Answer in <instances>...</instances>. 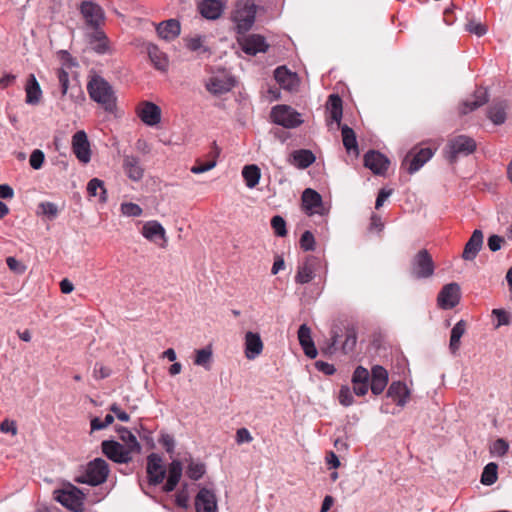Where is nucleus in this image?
<instances>
[{
    "label": "nucleus",
    "mask_w": 512,
    "mask_h": 512,
    "mask_svg": "<svg viewBox=\"0 0 512 512\" xmlns=\"http://www.w3.org/2000/svg\"><path fill=\"white\" fill-rule=\"evenodd\" d=\"M58 56H59V59H60L61 64H62L61 68L66 70V69L74 67L76 65V63L73 61V59L70 56V54L68 52H66V51H60L58 53Z\"/></svg>",
    "instance_id": "obj_62"
},
{
    "label": "nucleus",
    "mask_w": 512,
    "mask_h": 512,
    "mask_svg": "<svg viewBox=\"0 0 512 512\" xmlns=\"http://www.w3.org/2000/svg\"><path fill=\"white\" fill-rule=\"evenodd\" d=\"M300 246L305 251L314 250L315 239L310 231H305L300 239Z\"/></svg>",
    "instance_id": "obj_55"
},
{
    "label": "nucleus",
    "mask_w": 512,
    "mask_h": 512,
    "mask_svg": "<svg viewBox=\"0 0 512 512\" xmlns=\"http://www.w3.org/2000/svg\"><path fill=\"white\" fill-rule=\"evenodd\" d=\"M492 315L497 318V322L494 324V327L498 329L501 326H506L511 323V315L504 309H493Z\"/></svg>",
    "instance_id": "obj_47"
},
{
    "label": "nucleus",
    "mask_w": 512,
    "mask_h": 512,
    "mask_svg": "<svg viewBox=\"0 0 512 512\" xmlns=\"http://www.w3.org/2000/svg\"><path fill=\"white\" fill-rule=\"evenodd\" d=\"M342 138H343V145L346 148L348 152L355 151L356 154H358V145L357 140L354 131L348 127L343 126L342 127Z\"/></svg>",
    "instance_id": "obj_42"
},
{
    "label": "nucleus",
    "mask_w": 512,
    "mask_h": 512,
    "mask_svg": "<svg viewBox=\"0 0 512 512\" xmlns=\"http://www.w3.org/2000/svg\"><path fill=\"white\" fill-rule=\"evenodd\" d=\"M224 4L219 0H203L199 4V10L203 17L214 20L221 16Z\"/></svg>",
    "instance_id": "obj_30"
},
{
    "label": "nucleus",
    "mask_w": 512,
    "mask_h": 512,
    "mask_svg": "<svg viewBox=\"0 0 512 512\" xmlns=\"http://www.w3.org/2000/svg\"><path fill=\"white\" fill-rule=\"evenodd\" d=\"M147 49L149 58L154 67L158 70L165 71L168 67L167 56L155 45H149Z\"/></svg>",
    "instance_id": "obj_39"
},
{
    "label": "nucleus",
    "mask_w": 512,
    "mask_h": 512,
    "mask_svg": "<svg viewBox=\"0 0 512 512\" xmlns=\"http://www.w3.org/2000/svg\"><path fill=\"white\" fill-rule=\"evenodd\" d=\"M239 44L242 50L249 55L265 52L268 47L264 37L258 34L248 35L239 39Z\"/></svg>",
    "instance_id": "obj_22"
},
{
    "label": "nucleus",
    "mask_w": 512,
    "mask_h": 512,
    "mask_svg": "<svg viewBox=\"0 0 512 512\" xmlns=\"http://www.w3.org/2000/svg\"><path fill=\"white\" fill-rule=\"evenodd\" d=\"M44 159H45L44 153L39 149H35L30 155V159H29L30 166L33 169L38 170L42 167Z\"/></svg>",
    "instance_id": "obj_54"
},
{
    "label": "nucleus",
    "mask_w": 512,
    "mask_h": 512,
    "mask_svg": "<svg viewBox=\"0 0 512 512\" xmlns=\"http://www.w3.org/2000/svg\"><path fill=\"white\" fill-rule=\"evenodd\" d=\"M253 440V437L248 429L240 428L236 432V442L238 444L242 443H250Z\"/></svg>",
    "instance_id": "obj_60"
},
{
    "label": "nucleus",
    "mask_w": 512,
    "mask_h": 512,
    "mask_svg": "<svg viewBox=\"0 0 512 512\" xmlns=\"http://www.w3.org/2000/svg\"><path fill=\"white\" fill-rule=\"evenodd\" d=\"M108 475V463L102 458H95L87 464L84 473L75 478V482L97 486L104 483Z\"/></svg>",
    "instance_id": "obj_3"
},
{
    "label": "nucleus",
    "mask_w": 512,
    "mask_h": 512,
    "mask_svg": "<svg viewBox=\"0 0 512 512\" xmlns=\"http://www.w3.org/2000/svg\"><path fill=\"white\" fill-rule=\"evenodd\" d=\"M103 454L118 464H127L132 461L133 454L139 453L141 446L134 435H129V442L123 445L114 440H104L101 443Z\"/></svg>",
    "instance_id": "obj_2"
},
{
    "label": "nucleus",
    "mask_w": 512,
    "mask_h": 512,
    "mask_svg": "<svg viewBox=\"0 0 512 512\" xmlns=\"http://www.w3.org/2000/svg\"><path fill=\"white\" fill-rule=\"evenodd\" d=\"M356 341H357L356 334L354 332H349L346 335V339L343 344V350L345 352L352 351L356 345Z\"/></svg>",
    "instance_id": "obj_64"
},
{
    "label": "nucleus",
    "mask_w": 512,
    "mask_h": 512,
    "mask_svg": "<svg viewBox=\"0 0 512 512\" xmlns=\"http://www.w3.org/2000/svg\"><path fill=\"white\" fill-rule=\"evenodd\" d=\"M196 512H217V500L215 494L207 489L199 490L195 497Z\"/></svg>",
    "instance_id": "obj_20"
},
{
    "label": "nucleus",
    "mask_w": 512,
    "mask_h": 512,
    "mask_svg": "<svg viewBox=\"0 0 512 512\" xmlns=\"http://www.w3.org/2000/svg\"><path fill=\"white\" fill-rule=\"evenodd\" d=\"M110 374H111V369L109 367L103 365L102 363L95 364L94 369H93V375H94L95 380H97V381L103 380V379L107 378L108 376H110Z\"/></svg>",
    "instance_id": "obj_57"
},
{
    "label": "nucleus",
    "mask_w": 512,
    "mask_h": 512,
    "mask_svg": "<svg viewBox=\"0 0 512 512\" xmlns=\"http://www.w3.org/2000/svg\"><path fill=\"white\" fill-rule=\"evenodd\" d=\"M242 177L248 188L253 189L256 187L261 178V171L257 165H246L242 169Z\"/></svg>",
    "instance_id": "obj_38"
},
{
    "label": "nucleus",
    "mask_w": 512,
    "mask_h": 512,
    "mask_svg": "<svg viewBox=\"0 0 512 512\" xmlns=\"http://www.w3.org/2000/svg\"><path fill=\"white\" fill-rule=\"evenodd\" d=\"M80 10L88 25L96 28L103 24L105 19L104 11L99 5L84 1L81 3Z\"/></svg>",
    "instance_id": "obj_17"
},
{
    "label": "nucleus",
    "mask_w": 512,
    "mask_h": 512,
    "mask_svg": "<svg viewBox=\"0 0 512 512\" xmlns=\"http://www.w3.org/2000/svg\"><path fill=\"white\" fill-rule=\"evenodd\" d=\"M157 33L165 40H172L180 34V24L174 19L161 22L157 26Z\"/></svg>",
    "instance_id": "obj_34"
},
{
    "label": "nucleus",
    "mask_w": 512,
    "mask_h": 512,
    "mask_svg": "<svg viewBox=\"0 0 512 512\" xmlns=\"http://www.w3.org/2000/svg\"><path fill=\"white\" fill-rule=\"evenodd\" d=\"M87 192L89 196H99V201L105 203L107 201V191L104 182L98 178L91 179L87 184Z\"/></svg>",
    "instance_id": "obj_40"
},
{
    "label": "nucleus",
    "mask_w": 512,
    "mask_h": 512,
    "mask_svg": "<svg viewBox=\"0 0 512 512\" xmlns=\"http://www.w3.org/2000/svg\"><path fill=\"white\" fill-rule=\"evenodd\" d=\"M483 244V234L480 230H475L465 245L462 257L465 260H473L480 251Z\"/></svg>",
    "instance_id": "obj_29"
},
{
    "label": "nucleus",
    "mask_w": 512,
    "mask_h": 512,
    "mask_svg": "<svg viewBox=\"0 0 512 512\" xmlns=\"http://www.w3.org/2000/svg\"><path fill=\"white\" fill-rule=\"evenodd\" d=\"M233 86V79L225 73L214 74L206 82V89L215 95L226 93Z\"/></svg>",
    "instance_id": "obj_18"
},
{
    "label": "nucleus",
    "mask_w": 512,
    "mask_h": 512,
    "mask_svg": "<svg viewBox=\"0 0 512 512\" xmlns=\"http://www.w3.org/2000/svg\"><path fill=\"white\" fill-rule=\"evenodd\" d=\"M298 340L305 355L311 359H314L318 352L311 336V329L306 324H302L299 327Z\"/></svg>",
    "instance_id": "obj_26"
},
{
    "label": "nucleus",
    "mask_w": 512,
    "mask_h": 512,
    "mask_svg": "<svg viewBox=\"0 0 512 512\" xmlns=\"http://www.w3.org/2000/svg\"><path fill=\"white\" fill-rule=\"evenodd\" d=\"M466 332V322L464 320L458 321L451 330L449 349L452 354H456L461 345V337Z\"/></svg>",
    "instance_id": "obj_35"
},
{
    "label": "nucleus",
    "mask_w": 512,
    "mask_h": 512,
    "mask_svg": "<svg viewBox=\"0 0 512 512\" xmlns=\"http://www.w3.org/2000/svg\"><path fill=\"white\" fill-rule=\"evenodd\" d=\"M182 471H183V467H182L181 461L173 460L169 464L168 478H167L165 485L163 486L164 492L169 493V492H172L176 488L177 484L179 483V481L181 479Z\"/></svg>",
    "instance_id": "obj_28"
},
{
    "label": "nucleus",
    "mask_w": 512,
    "mask_h": 512,
    "mask_svg": "<svg viewBox=\"0 0 512 512\" xmlns=\"http://www.w3.org/2000/svg\"><path fill=\"white\" fill-rule=\"evenodd\" d=\"M488 117L496 125L503 124L506 120L505 104L497 103L492 105L489 109Z\"/></svg>",
    "instance_id": "obj_41"
},
{
    "label": "nucleus",
    "mask_w": 512,
    "mask_h": 512,
    "mask_svg": "<svg viewBox=\"0 0 512 512\" xmlns=\"http://www.w3.org/2000/svg\"><path fill=\"white\" fill-rule=\"evenodd\" d=\"M302 208L309 216L324 215L328 212L323 205L321 195L311 188L305 189L302 193Z\"/></svg>",
    "instance_id": "obj_12"
},
{
    "label": "nucleus",
    "mask_w": 512,
    "mask_h": 512,
    "mask_svg": "<svg viewBox=\"0 0 512 512\" xmlns=\"http://www.w3.org/2000/svg\"><path fill=\"white\" fill-rule=\"evenodd\" d=\"M370 379V372L363 366H358L352 376V384H367Z\"/></svg>",
    "instance_id": "obj_48"
},
{
    "label": "nucleus",
    "mask_w": 512,
    "mask_h": 512,
    "mask_svg": "<svg viewBox=\"0 0 512 512\" xmlns=\"http://www.w3.org/2000/svg\"><path fill=\"white\" fill-rule=\"evenodd\" d=\"M136 113L141 121L147 126H156L161 121V109L155 103L144 101L136 109Z\"/></svg>",
    "instance_id": "obj_14"
},
{
    "label": "nucleus",
    "mask_w": 512,
    "mask_h": 512,
    "mask_svg": "<svg viewBox=\"0 0 512 512\" xmlns=\"http://www.w3.org/2000/svg\"><path fill=\"white\" fill-rule=\"evenodd\" d=\"M277 83L285 90L293 91L298 87L299 79L296 73L289 71L286 67H278L274 72Z\"/></svg>",
    "instance_id": "obj_23"
},
{
    "label": "nucleus",
    "mask_w": 512,
    "mask_h": 512,
    "mask_svg": "<svg viewBox=\"0 0 512 512\" xmlns=\"http://www.w3.org/2000/svg\"><path fill=\"white\" fill-rule=\"evenodd\" d=\"M57 78L61 89V100H64L68 96L76 104H80L84 101L85 96L82 89L77 85L69 86V75L65 69L59 68L57 70Z\"/></svg>",
    "instance_id": "obj_11"
},
{
    "label": "nucleus",
    "mask_w": 512,
    "mask_h": 512,
    "mask_svg": "<svg viewBox=\"0 0 512 512\" xmlns=\"http://www.w3.org/2000/svg\"><path fill=\"white\" fill-rule=\"evenodd\" d=\"M370 377L372 384H387L389 379L388 371L380 365L371 368Z\"/></svg>",
    "instance_id": "obj_44"
},
{
    "label": "nucleus",
    "mask_w": 512,
    "mask_h": 512,
    "mask_svg": "<svg viewBox=\"0 0 512 512\" xmlns=\"http://www.w3.org/2000/svg\"><path fill=\"white\" fill-rule=\"evenodd\" d=\"M412 275L418 279L428 278L434 273V263L427 250H420L412 261Z\"/></svg>",
    "instance_id": "obj_10"
},
{
    "label": "nucleus",
    "mask_w": 512,
    "mask_h": 512,
    "mask_svg": "<svg viewBox=\"0 0 512 512\" xmlns=\"http://www.w3.org/2000/svg\"><path fill=\"white\" fill-rule=\"evenodd\" d=\"M123 169L126 176L135 182L140 181L144 176V168L139 158L133 155H126L123 158Z\"/></svg>",
    "instance_id": "obj_24"
},
{
    "label": "nucleus",
    "mask_w": 512,
    "mask_h": 512,
    "mask_svg": "<svg viewBox=\"0 0 512 512\" xmlns=\"http://www.w3.org/2000/svg\"><path fill=\"white\" fill-rule=\"evenodd\" d=\"M41 213L47 215L49 218H55L58 214L57 206L52 202H42L39 204Z\"/></svg>",
    "instance_id": "obj_58"
},
{
    "label": "nucleus",
    "mask_w": 512,
    "mask_h": 512,
    "mask_svg": "<svg viewBox=\"0 0 512 512\" xmlns=\"http://www.w3.org/2000/svg\"><path fill=\"white\" fill-rule=\"evenodd\" d=\"M217 165L216 156H214L211 160L206 163H202L199 160L196 161V164L191 167V172L194 174H201L207 171L212 170Z\"/></svg>",
    "instance_id": "obj_49"
},
{
    "label": "nucleus",
    "mask_w": 512,
    "mask_h": 512,
    "mask_svg": "<svg viewBox=\"0 0 512 512\" xmlns=\"http://www.w3.org/2000/svg\"><path fill=\"white\" fill-rule=\"evenodd\" d=\"M256 5L249 1L237 3L233 13V21L236 24L238 32L248 31L255 21Z\"/></svg>",
    "instance_id": "obj_7"
},
{
    "label": "nucleus",
    "mask_w": 512,
    "mask_h": 512,
    "mask_svg": "<svg viewBox=\"0 0 512 512\" xmlns=\"http://www.w3.org/2000/svg\"><path fill=\"white\" fill-rule=\"evenodd\" d=\"M327 111L329 113L330 119L337 125H340L342 119V100L338 95L332 94L329 96L327 102Z\"/></svg>",
    "instance_id": "obj_37"
},
{
    "label": "nucleus",
    "mask_w": 512,
    "mask_h": 512,
    "mask_svg": "<svg viewBox=\"0 0 512 512\" xmlns=\"http://www.w3.org/2000/svg\"><path fill=\"white\" fill-rule=\"evenodd\" d=\"M364 165L374 174L383 175L389 166V160L381 153L369 151L364 156Z\"/></svg>",
    "instance_id": "obj_21"
},
{
    "label": "nucleus",
    "mask_w": 512,
    "mask_h": 512,
    "mask_svg": "<svg viewBox=\"0 0 512 512\" xmlns=\"http://www.w3.org/2000/svg\"><path fill=\"white\" fill-rule=\"evenodd\" d=\"M460 286L457 283H449L443 286L437 296L438 306L442 309H452L460 301Z\"/></svg>",
    "instance_id": "obj_13"
},
{
    "label": "nucleus",
    "mask_w": 512,
    "mask_h": 512,
    "mask_svg": "<svg viewBox=\"0 0 512 512\" xmlns=\"http://www.w3.org/2000/svg\"><path fill=\"white\" fill-rule=\"evenodd\" d=\"M26 99L29 105H37L42 99V89L34 74H30L25 85Z\"/></svg>",
    "instance_id": "obj_27"
},
{
    "label": "nucleus",
    "mask_w": 512,
    "mask_h": 512,
    "mask_svg": "<svg viewBox=\"0 0 512 512\" xmlns=\"http://www.w3.org/2000/svg\"><path fill=\"white\" fill-rule=\"evenodd\" d=\"M467 30L477 36H482L487 32V28L480 22L470 21L467 24Z\"/></svg>",
    "instance_id": "obj_59"
},
{
    "label": "nucleus",
    "mask_w": 512,
    "mask_h": 512,
    "mask_svg": "<svg viewBox=\"0 0 512 512\" xmlns=\"http://www.w3.org/2000/svg\"><path fill=\"white\" fill-rule=\"evenodd\" d=\"M54 498L67 509L81 512L84 506L85 494L76 486L68 484L60 490L54 491Z\"/></svg>",
    "instance_id": "obj_4"
},
{
    "label": "nucleus",
    "mask_w": 512,
    "mask_h": 512,
    "mask_svg": "<svg viewBox=\"0 0 512 512\" xmlns=\"http://www.w3.org/2000/svg\"><path fill=\"white\" fill-rule=\"evenodd\" d=\"M120 212L125 217H140L143 214V209L136 203L122 202Z\"/></svg>",
    "instance_id": "obj_45"
},
{
    "label": "nucleus",
    "mask_w": 512,
    "mask_h": 512,
    "mask_svg": "<svg viewBox=\"0 0 512 512\" xmlns=\"http://www.w3.org/2000/svg\"><path fill=\"white\" fill-rule=\"evenodd\" d=\"M315 155L307 149L293 151L289 162L299 169H305L315 162Z\"/></svg>",
    "instance_id": "obj_31"
},
{
    "label": "nucleus",
    "mask_w": 512,
    "mask_h": 512,
    "mask_svg": "<svg viewBox=\"0 0 512 512\" xmlns=\"http://www.w3.org/2000/svg\"><path fill=\"white\" fill-rule=\"evenodd\" d=\"M6 263L9 269L18 275L24 274L27 269L26 265L15 257H8Z\"/></svg>",
    "instance_id": "obj_53"
},
{
    "label": "nucleus",
    "mask_w": 512,
    "mask_h": 512,
    "mask_svg": "<svg viewBox=\"0 0 512 512\" xmlns=\"http://www.w3.org/2000/svg\"><path fill=\"white\" fill-rule=\"evenodd\" d=\"M264 344L259 333L248 331L244 336V354L248 360L256 359L263 351Z\"/></svg>",
    "instance_id": "obj_19"
},
{
    "label": "nucleus",
    "mask_w": 512,
    "mask_h": 512,
    "mask_svg": "<svg viewBox=\"0 0 512 512\" xmlns=\"http://www.w3.org/2000/svg\"><path fill=\"white\" fill-rule=\"evenodd\" d=\"M72 149L77 159L86 164L91 159L90 143L87 134L83 131H77L72 137Z\"/></svg>",
    "instance_id": "obj_16"
},
{
    "label": "nucleus",
    "mask_w": 512,
    "mask_h": 512,
    "mask_svg": "<svg viewBox=\"0 0 512 512\" xmlns=\"http://www.w3.org/2000/svg\"><path fill=\"white\" fill-rule=\"evenodd\" d=\"M159 443L165 448L168 453H172L175 446L174 438L169 434L161 435Z\"/></svg>",
    "instance_id": "obj_61"
},
{
    "label": "nucleus",
    "mask_w": 512,
    "mask_h": 512,
    "mask_svg": "<svg viewBox=\"0 0 512 512\" xmlns=\"http://www.w3.org/2000/svg\"><path fill=\"white\" fill-rule=\"evenodd\" d=\"M508 450H509V444L503 438H498L497 440H495L490 448V452L499 457H502L505 454H507Z\"/></svg>",
    "instance_id": "obj_51"
},
{
    "label": "nucleus",
    "mask_w": 512,
    "mask_h": 512,
    "mask_svg": "<svg viewBox=\"0 0 512 512\" xmlns=\"http://www.w3.org/2000/svg\"><path fill=\"white\" fill-rule=\"evenodd\" d=\"M87 91L90 98L101 105L105 111H114L117 97L113 87L103 77L91 76L87 84Z\"/></svg>",
    "instance_id": "obj_1"
},
{
    "label": "nucleus",
    "mask_w": 512,
    "mask_h": 512,
    "mask_svg": "<svg viewBox=\"0 0 512 512\" xmlns=\"http://www.w3.org/2000/svg\"><path fill=\"white\" fill-rule=\"evenodd\" d=\"M410 397L408 386H389L386 398L395 402L398 406H404Z\"/></svg>",
    "instance_id": "obj_36"
},
{
    "label": "nucleus",
    "mask_w": 512,
    "mask_h": 512,
    "mask_svg": "<svg viewBox=\"0 0 512 512\" xmlns=\"http://www.w3.org/2000/svg\"><path fill=\"white\" fill-rule=\"evenodd\" d=\"M271 226L274 230V233L279 237H284L287 234L286 230V222L283 217L276 215L271 219Z\"/></svg>",
    "instance_id": "obj_50"
},
{
    "label": "nucleus",
    "mask_w": 512,
    "mask_h": 512,
    "mask_svg": "<svg viewBox=\"0 0 512 512\" xmlns=\"http://www.w3.org/2000/svg\"><path fill=\"white\" fill-rule=\"evenodd\" d=\"M141 235L148 241L155 243L161 248H166L168 238L166 230L157 220H150L143 223Z\"/></svg>",
    "instance_id": "obj_9"
},
{
    "label": "nucleus",
    "mask_w": 512,
    "mask_h": 512,
    "mask_svg": "<svg viewBox=\"0 0 512 512\" xmlns=\"http://www.w3.org/2000/svg\"><path fill=\"white\" fill-rule=\"evenodd\" d=\"M188 477L192 480H199L205 473V465L191 461L186 471Z\"/></svg>",
    "instance_id": "obj_46"
},
{
    "label": "nucleus",
    "mask_w": 512,
    "mask_h": 512,
    "mask_svg": "<svg viewBox=\"0 0 512 512\" xmlns=\"http://www.w3.org/2000/svg\"><path fill=\"white\" fill-rule=\"evenodd\" d=\"M272 121L284 128L293 129L303 123L302 115L288 105H276L271 110Z\"/></svg>",
    "instance_id": "obj_6"
},
{
    "label": "nucleus",
    "mask_w": 512,
    "mask_h": 512,
    "mask_svg": "<svg viewBox=\"0 0 512 512\" xmlns=\"http://www.w3.org/2000/svg\"><path fill=\"white\" fill-rule=\"evenodd\" d=\"M213 362V349L211 345L194 351L193 363L196 366L202 367L205 370H210Z\"/></svg>",
    "instance_id": "obj_33"
},
{
    "label": "nucleus",
    "mask_w": 512,
    "mask_h": 512,
    "mask_svg": "<svg viewBox=\"0 0 512 512\" xmlns=\"http://www.w3.org/2000/svg\"><path fill=\"white\" fill-rule=\"evenodd\" d=\"M476 149V142L471 137L459 135L449 140L445 148V157L451 162H455L459 156L472 154Z\"/></svg>",
    "instance_id": "obj_5"
},
{
    "label": "nucleus",
    "mask_w": 512,
    "mask_h": 512,
    "mask_svg": "<svg viewBox=\"0 0 512 512\" xmlns=\"http://www.w3.org/2000/svg\"><path fill=\"white\" fill-rule=\"evenodd\" d=\"M433 155L434 151L431 148L414 147L403 159L402 166L405 167L410 174H413L423 167Z\"/></svg>",
    "instance_id": "obj_8"
},
{
    "label": "nucleus",
    "mask_w": 512,
    "mask_h": 512,
    "mask_svg": "<svg viewBox=\"0 0 512 512\" xmlns=\"http://www.w3.org/2000/svg\"><path fill=\"white\" fill-rule=\"evenodd\" d=\"M487 100V92L484 89H478L472 96V99H468L462 103L459 107V111L461 114H467L484 105Z\"/></svg>",
    "instance_id": "obj_32"
},
{
    "label": "nucleus",
    "mask_w": 512,
    "mask_h": 512,
    "mask_svg": "<svg viewBox=\"0 0 512 512\" xmlns=\"http://www.w3.org/2000/svg\"><path fill=\"white\" fill-rule=\"evenodd\" d=\"M497 469L498 466L496 463H488L482 472L481 475V483L484 485H492L497 481Z\"/></svg>",
    "instance_id": "obj_43"
},
{
    "label": "nucleus",
    "mask_w": 512,
    "mask_h": 512,
    "mask_svg": "<svg viewBox=\"0 0 512 512\" xmlns=\"http://www.w3.org/2000/svg\"><path fill=\"white\" fill-rule=\"evenodd\" d=\"M146 471L150 484L158 485L163 482L166 476V469L163 466L162 459L158 454L151 453L147 457Z\"/></svg>",
    "instance_id": "obj_15"
},
{
    "label": "nucleus",
    "mask_w": 512,
    "mask_h": 512,
    "mask_svg": "<svg viewBox=\"0 0 512 512\" xmlns=\"http://www.w3.org/2000/svg\"><path fill=\"white\" fill-rule=\"evenodd\" d=\"M338 399L343 406H350L353 403V392L349 386H342Z\"/></svg>",
    "instance_id": "obj_56"
},
{
    "label": "nucleus",
    "mask_w": 512,
    "mask_h": 512,
    "mask_svg": "<svg viewBox=\"0 0 512 512\" xmlns=\"http://www.w3.org/2000/svg\"><path fill=\"white\" fill-rule=\"evenodd\" d=\"M0 431L3 433H11L12 435L17 434V426L15 421L5 419L0 424Z\"/></svg>",
    "instance_id": "obj_63"
},
{
    "label": "nucleus",
    "mask_w": 512,
    "mask_h": 512,
    "mask_svg": "<svg viewBox=\"0 0 512 512\" xmlns=\"http://www.w3.org/2000/svg\"><path fill=\"white\" fill-rule=\"evenodd\" d=\"M93 49L100 54H104L109 51L108 39L103 33L98 32L96 34V43L94 44Z\"/></svg>",
    "instance_id": "obj_52"
},
{
    "label": "nucleus",
    "mask_w": 512,
    "mask_h": 512,
    "mask_svg": "<svg viewBox=\"0 0 512 512\" xmlns=\"http://www.w3.org/2000/svg\"><path fill=\"white\" fill-rule=\"evenodd\" d=\"M317 267V260L314 257L307 258L303 263H301L295 275V282L298 284H306L309 283L315 274V270Z\"/></svg>",
    "instance_id": "obj_25"
}]
</instances>
